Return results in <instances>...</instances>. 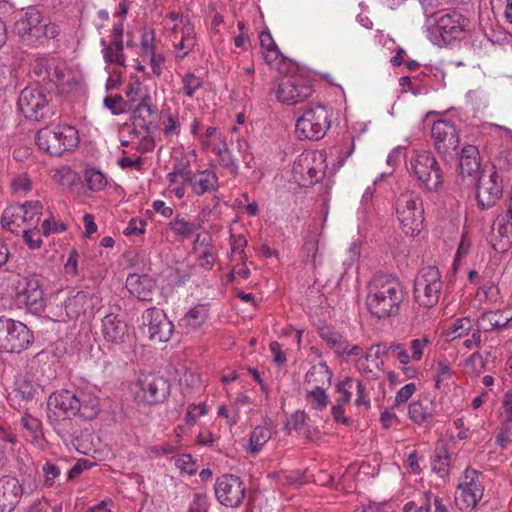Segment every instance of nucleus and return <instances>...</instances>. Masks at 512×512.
Here are the masks:
<instances>
[{"label":"nucleus","mask_w":512,"mask_h":512,"mask_svg":"<svg viewBox=\"0 0 512 512\" xmlns=\"http://www.w3.org/2000/svg\"><path fill=\"white\" fill-rule=\"evenodd\" d=\"M405 297L401 283L391 275H377L368 285L366 305L378 318L396 315Z\"/></svg>","instance_id":"obj_1"},{"label":"nucleus","mask_w":512,"mask_h":512,"mask_svg":"<svg viewBox=\"0 0 512 512\" xmlns=\"http://www.w3.org/2000/svg\"><path fill=\"white\" fill-rule=\"evenodd\" d=\"M38 147L54 156H60L73 150L78 144L77 130L68 125H51L38 130L36 134Z\"/></svg>","instance_id":"obj_2"},{"label":"nucleus","mask_w":512,"mask_h":512,"mask_svg":"<svg viewBox=\"0 0 512 512\" xmlns=\"http://www.w3.org/2000/svg\"><path fill=\"white\" fill-rule=\"evenodd\" d=\"M396 216L400 227L406 235L416 236L424 222L423 201L412 191L401 193L395 203Z\"/></svg>","instance_id":"obj_3"},{"label":"nucleus","mask_w":512,"mask_h":512,"mask_svg":"<svg viewBox=\"0 0 512 512\" xmlns=\"http://www.w3.org/2000/svg\"><path fill=\"white\" fill-rule=\"evenodd\" d=\"M465 18L457 12L433 15L426 19L425 27L430 41L442 46L454 39L461 38L464 33Z\"/></svg>","instance_id":"obj_4"},{"label":"nucleus","mask_w":512,"mask_h":512,"mask_svg":"<svg viewBox=\"0 0 512 512\" xmlns=\"http://www.w3.org/2000/svg\"><path fill=\"white\" fill-rule=\"evenodd\" d=\"M410 171L419 186L437 192L443 185V174L433 154L426 150H415L410 158Z\"/></svg>","instance_id":"obj_5"},{"label":"nucleus","mask_w":512,"mask_h":512,"mask_svg":"<svg viewBox=\"0 0 512 512\" xmlns=\"http://www.w3.org/2000/svg\"><path fill=\"white\" fill-rule=\"evenodd\" d=\"M331 126V113L323 105H310L297 119L295 131L300 139L317 141L326 135Z\"/></svg>","instance_id":"obj_6"},{"label":"nucleus","mask_w":512,"mask_h":512,"mask_svg":"<svg viewBox=\"0 0 512 512\" xmlns=\"http://www.w3.org/2000/svg\"><path fill=\"white\" fill-rule=\"evenodd\" d=\"M325 151H304L294 161L292 175L301 186H310L319 182L327 169Z\"/></svg>","instance_id":"obj_7"},{"label":"nucleus","mask_w":512,"mask_h":512,"mask_svg":"<svg viewBox=\"0 0 512 512\" xmlns=\"http://www.w3.org/2000/svg\"><path fill=\"white\" fill-rule=\"evenodd\" d=\"M484 475L481 471L467 467L459 478L455 491V505L460 511L473 510L484 494Z\"/></svg>","instance_id":"obj_8"},{"label":"nucleus","mask_w":512,"mask_h":512,"mask_svg":"<svg viewBox=\"0 0 512 512\" xmlns=\"http://www.w3.org/2000/svg\"><path fill=\"white\" fill-rule=\"evenodd\" d=\"M33 340V333L25 324L0 316V352L21 353Z\"/></svg>","instance_id":"obj_9"},{"label":"nucleus","mask_w":512,"mask_h":512,"mask_svg":"<svg viewBox=\"0 0 512 512\" xmlns=\"http://www.w3.org/2000/svg\"><path fill=\"white\" fill-rule=\"evenodd\" d=\"M442 288L439 270L433 266L424 267L414 280L415 300L420 306L431 308L439 302Z\"/></svg>","instance_id":"obj_10"},{"label":"nucleus","mask_w":512,"mask_h":512,"mask_svg":"<svg viewBox=\"0 0 512 512\" xmlns=\"http://www.w3.org/2000/svg\"><path fill=\"white\" fill-rule=\"evenodd\" d=\"M503 193L502 177L494 166H485L477 178L476 198L482 208L496 204Z\"/></svg>","instance_id":"obj_11"},{"label":"nucleus","mask_w":512,"mask_h":512,"mask_svg":"<svg viewBox=\"0 0 512 512\" xmlns=\"http://www.w3.org/2000/svg\"><path fill=\"white\" fill-rule=\"evenodd\" d=\"M274 91L279 102L295 105L309 98L313 88L301 75H289L278 80Z\"/></svg>","instance_id":"obj_12"},{"label":"nucleus","mask_w":512,"mask_h":512,"mask_svg":"<svg viewBox=\"0 0 512 512\" xmlns=\"http://www.w3.org/2000/svg\"><path fill=\"white\" fill-rule=\"evenodd\" d=\"M431 138L437 153L445 160L453 159L459 147V133L455 125L447 120H438L431 128Z\"/></svg>","instance_id":"obj_13"},{"label":"nucleus","mask_w":512,"mask_h":512,"mask_svg":"<svg viewBox=\"0 0 512 512\" xmlns=\"http://www.w3.org/2000/svg\"><path fill=\"white\" fill-rule=\"evenodd\" d=\"M49 101L41 88L30 86L21 91L18 108L26 118L39 121L50 114Z\"/></svg>","instance_id":"obj_14"},{"label":"nucleus","mask_w":512,"mask_h":512,"mask_svg":"<svg viewBox=\"0 0 512 512\" xmlns=\"http://www.w3.org/2000/svg\"><path fill=\"white\" fill-rule=\"evenodd\" d=\"M17 300L33 312L42 311L45 307L44 292L40 281L35 276H20L13 282Z\"/></svg>","instance_id":"obj_15"},{"label":"nucleus","mask_w":512,"mask_h":512,"mask_svg":"<svg viewBox=\"0 0 512 512\" xmlns=\"http://www.w3.org/2000/svg\"><path fill=\"white\" fill-rule=\"evenodd\" d=\"M136 387V400L147 405L161 403L169 394L168 382L163 377L154 374L141 375Z\"/></svg>","instance_id":"obj_16"},{"label":"nucleus","mask_w":512,"mask_h":512,"mask_svg":"<svg viewBox=\"0 0 512 512\" xmlns=\"http://www.w3.org/2000/svg\"><path fill=\"white\" fill-rule=\"evenodd\" d=\"M101 333L106 342L121 349L131 347L134 342L133 332L118 314L109 313L103 317Z\"/></svg>","instance_id":"obj_17"},{"label":"nucleus","mask_w":512,"mask_h":512,"mask_svg":"<svg viewBox=\"0 0 512 512\" xmlns=\"http://www.w3.org/2000/svg\"><path fill=\"white\" fill-rule=\"evenodd\" d=\"M246 487L242 480L235 475H222L215 483V495L220 504L236 508L244 500Z\"/></svg>","instance_id":"obj_18"},{"label":"nucleus","mask_w":512,"mask_h":512,"mask_svg":"<svg viewBox=\"0 0 512 512\" xmlns=\"http://www.w3.org/2000/svg\"><path fill=\"white\" fill-rule=\"evenodd\" d=\"M76 392L71 390H59L52 393L47 401L48 418L51 421H58L78 415L79 406Z\"/></svg>","instance_id":"obj_19"},{"label":"nucleus","mask_w":512,"mask_h":512,"mask_svg":"<svg viewBox=\"0 0 512 512\" xmlns=\"http://www.w3.org/2000/svg\"><path fill=\"white\" fill-rule=\"evenodd\" d=\"M143 318L147 329L146 333L150 340L161 343L170 339L174 331V325L162 310L149 308Z\"/></svg>","instance_id":"obj_20"},{"label":"nucleus","mask_w":512,"mask_h":512,"mask_svg":"<svg viewBox=\"0 0 512 512\" xmlns=\"http://www.w3.org/2000/svg\"><path fill=\"white\" fill-rule=\"evenodd\" d=\"M42 22V12L35 6H30L15 21L14 32L23 41L35 43L39 41V28Z\"/></svg>","instance_id":"obj_21"},{"label":"nucleus","mask_w":512,"mask_h":512,"mask_svg":"<svg viewBox=\"0 0 512 512\" xmlns=\"http://www.w3.org/2000/svg\"><path fill=\"white\" fill-rule=\"evenodd\" d=\"M39 69L53 68V76L49 82L53 83L61 93L71 92L79 84V76L68 68L67 63L63 60L42 61ZM44 70H40L43 73Z\"/></svg>","instance_id":"obj_22"},{"label":"nucleus","mask_w":512,"mask_h":512,"mask_svg":"<svg viewBox=\"0 0 512 512\" xmlns=\"http://www.w3.org/2000/svg\"><path fill=\"white\" fill-rule=\"evenodd\" d=\"M190 134L199 142L201 149L208 152L224 136L220 128L215 125H207L203 117H195L189 126Z\"/></svg>","instance_id":"obj_23"},{"label":"nucleus","mask_w":512,"mask_h":512,"mask_svg":"<svg viewBox=\"0 0 512 512\" xmlns=\"http://www.w3.org/2000/svg\"><path fill=\"white\" fill-rule=\"evenodd\" d=\"M110 38L109 41L101 39L100 42L104 61L117 66H125L123 28L121 24L112 27Z\"/></svg>","instance_id":"obj_24"},{"label":"nucleus","mask_w":512,"mask_h":512,"mask_svg":"<svg viewBox=\"0 0 512 512\" xmlns=\"http://www.w3.org/2000/svg\"><path fill=\"white\" fill-rule=\"evenodd\" d=\"M167 38L172 43L174 55L177 59H184L193 51L197 43L194 25H186L174 31H168Z\"/></svg>","instance_id":"obj_25"},{"label":"nucleus","mask_w":512,"mask_h":512,"mask_svg":"<svg viewBox=\"0 0 512 512\" xmlns=\"http://www.w3.org/2000/svg\"><path fill=\"white\" fill-rule=\"evenodd\" d=\"M188 186L196 196L212 194L219 190V178L213 169L192 172L189 168Z\"/></svg>","instance_id":"obj_26"},{"label":"nucleus","mask_w":512,"mask_h":512,"mask_svg":"<svg viewBox=\"0 0 512 512\" xmlns=\"http://www.w3.org/2000/svg\"><path fill=\"white\" fill-rule=\"evenodd\" d=\"M23 488L18 479L4 476L0 479V512H12L19 503Z\"/></svg>","instance_id":"obj_27"},{"label":"nucleus","mask_w":512,"mask_h":512,"mask_svg":"<svg viewBox=\"0 0 512 512\" xmlns=\"http://www.w3.org/2000/svg\"><path fill=\"white\" fill-rule=\"evenodd\" d=\"M95 299L89 291H77L69 296L63 303L66 316L69 319H77L81 315L92 312Z\"/></svg>","instance_id":"obj_28"},{"label":"nucleus","mask_w":512,"mask_h":512,"mask_svg":"<svg viewBox=\"0 0 512 512\" xmlns=\"http://www.w3.org/2000/svg\"><path fill=\"white\" fill-rule=\"evenodd\" d=\"M126 288L140 301H152L156 293V281L148 275L130 274L126 279Z\"/></svg>","instance_id":"obj_29"},{"label":"nucleus","mask_w":512,"mask_h":512,"mask_svg":"<svg viewBox=\"0 0 512 512\" xmlns=\"http://www.w3.org/2000/svg\"><path fill=\"white\" fill-rule=\"evenodd\" d=\"M460 174L464 177L477 179L481 173V160L478 148L474 145L464 146L459 159Z\"/></svg>","instance_id":"obj_30"},{"label":"nucleus","mask_w":512,"mask_h":512,"mask_svg":"<svg viewBox=\"0 0 512 512\" xmlns=\"http://www.w3.org/2000/svg\"><path fill=\"white\" fill-rule=\"evenodd\" d=\"M168 189L178 199H182L186 194V186L189 178V163H178L174 165L172 171L167 176Z\"/></svg>","instance_id":"obj_31"},{"label":"nucleus","mask_w":512,"mask_h":512,"mask_svg":"<svg viewBox=\"0 0 512 512\" xmlns=\"http://www.w3.org/2000/svg\"><path fill=\"white\" fill-rule=\"evenodd\" d=\"M476 325L480 332L505 329L512 325V315L505 316L504 312L500 310L486 311L478 317Z\"/></svg>","instance_id":"obj_32"},{"label":"nucleus","mask_w":512,"mask_h":512,"mask_svg":"<svg viewBox=\"0 0 512 512\" xmlns=\"http://www.w3.org/2000/svg\"><path fill=\"white\" fill-rule=\"evenodd\" d=\"M333 373L326 362L313 365L305 374L304 383L311 388H328L331 385Z\"/></svg>","instance_id":"obj_33"},{"label":"nucleus","mask_w":512,"mask_h":512,"mask_svg":"<svg viewBox=\"0 0 512 512\" xmlns=\"http://www.w3.org/2000/svg\"><path fill=\"white\" fill-rule=\"evenodd\" d=\"M201 227L202 223L200 221H191L181 214H177L168 223V229L181 241L190 239Z\"/></svg>","instance_id":"obj_34"},{"label":"nucleus","mask_w":512,"mask_h":512,"mask_svg":"<svg viewBox=\"0 0 512 512\" xmlns=\"http://www.w3.org/2000/svg\"><path fill=\"white\" fill-rule=\"evenodd\" d=\"M24 215L25 208L22 207V204L10 205L2 213V226L12 233H19L20 230L23 231L25 229Z\"/></svg>","instance_id":"obj_35"},{"label":"nucleus","mask_w":512,"mask_h":512,"mask_svg":"<svg viewBox=\"0 0 512 512\" xmlns=\"http://www.w3.org/2000/svg\"><path fill=\"white\" fill-rule=\"evenodd\" d=\"M272 432L266 426H256L250 433L248 444L245 446V451L255 457L258 455L271 439Z\"/></svg>","instance_id":"obj_36"},{"label":"nucleus","mask_w":512,"mask_h":512,"mask_svg":"<svg viewBox=\"0 0 512 512\" xmlns=\"http://www.w3.org/2000/svg\"><path fill=\"white\" fill-rule=\"evenodd\" d=\"M77 402L79 406L78 415L86 419H92L96 417L100 411V402L98 397L94 394L80 391L76 393Z\"/></svg>","instance_id":"obj_37"},{"label":"nucleus","mask_w":512,"mask_h":512,"mask_svg":"<svg viewBox=\"0 0 512 512\" xmlns=\"http://www.w3.org/2000/svg\"><path fill=\"white\" fill-rule=\"evenodd\" d=\"M308 416L303 411H296L293 414L290 415L288 418L285 429L291 433L292 431L296 432L298 435L303 436L304 438L308 440L313 439V432L311 428L309 427L308 423Z\"/></svg>","instance_id":"obj_38"},{"label":"nucleus","mask_w":512,"mask_h":512,"mask_svg":"<svg viewBox=\"0 0 512 512\" xmlns=\"http://www.w3.org/2000/svg\"><path fill=\"white\" fill-rule=\"evenodd\" d=\"M503 221L504 223L498 224L497 229L493 228L491 236L492 246L498 252H505L511 245L512 225L506 220Z\"/></svg>","instance_id":"obj_39"},{"label":"nucleus","mask_w":512,"mask_h":512,"mask_svg":"<svg viewBox=\"0 0 512 512\" xmlns=\"http://www.w3.org/2000/svg\"><path fill=\"white\" fill-rule=\"evenodd\" d=\"M208 310L204 305H197L187 311L180 319V326L188 331L199 328L207 319Z\"/></svg>","instance_id":"obj_40"},{"label":"nucleus","mask_w":512,"mask_h":512,"mask_svg":"<svg viewBox=\"0 0 512 512\" xmlns=\"http://www.w3.org/2000/svg\"><path fill=\"white\" fill-rule=\"evenodd\" d=\"M160 124L165 139L178 137L181 133V122L177 114H173L169 109L161 110Z\"/></svg>","instance_id":"obj_41"},{"label":"nucleus","mask_w":512,"mask_h":512,"mask_svg":"<svg viewBox=\"0 0 512 512\" xmlns=\"http://www.w3.org/2000/svg\"><path fill=\"white\" fill-rule=\"evenodd\" d=\"M210 151H212L218 156L219 162L223 167L229 169L233 173L237 172V161L234 158L230 149L228 148L225 137L218 141Z\"/></svg>","instance_id":"obj_42"},{"label":"nucleus","mask_w":512,"mask_h":512,"mask_svg":"<svg viewBox=\"0 0 512 512\" xmlns=\"http://www.w3.org/2000/svg\"><path fill=\"white\" fill-rule=\"evenodd\" d=\"M181 92L187 98L194 99L197 97L199 91L203 89L204 80L194 73L188 72L181 78Z\"/></svg>","instance_id":"obj_43"},{"label":"nucleus","mask_w":512,"mask_h":512,"mask_svg":"<svg viewBox=\"0 0 512 512\" xmlns=\"http://www.w3.org/2000/svg\"><path fill=\"white\" fill-rule=\"evenodd\" d=\"M408 417L415 424L423 425L432 418V411L427 404L417 400L409 404Z\"/></svg>","instance_id":"obj_44"},{"label":"nucleus","mask_w":512,"mask_h":512,"mask_svg":"<svg viewBox=\"0 0 512 512\" xmlns=\"http://www.w3.org/2000/svg\"><path fill=\"white\" fill-rule=\"evenodd\" d=\"M25 208V215L23 217L25 229L37 228L42 214V204L40 201H27L22 204Z\"/></svg>","instance_id":"obj_45"},{"label":"nucleus","mask_w":512,"mask_h":512,"mask_svg":"<svg viewBox=\"0 0 512 512\" xmlns=\"http://www.w3.org/2000/svg\"><path fill=\"white\" fill-rule=\"evenodd\" d=\"M472 327V321L469 317L458 318L446 330V339L453 341L457 338L468 335V333L472 330Z\"/></svg>","instance_id":"obj_46"},{"label":"nucleus","mask_w":512,"mask_h":512,"mask_svg":"<svg viewBox=\"0 0 512 512\" xmlns=\"http://www.w3.org/2000/svg\"><path fill=\"white\" fill-rule=\"evenodd\" d=\"M320 336L338 355H342L345 349H347V341L340 334L329 328L322 329Z\"/></svg>","instance_id":"obj_47"},{"label":"nucleus","mask_w":512,"mask_h":512,"mask_svg":"<svg viewBox=\"0 0 512 512\" xmlns=\"http://www.w3.org/2000/svg\"><path fill=\"white\" fill-rule=\"evenodd\" d=\"M229 244L230 257L234 259L235 256H238V260L244 264L247 260L245 248L248 244V241L246 237L244 235H235L230 231Z\"/></svg>","instance_id":"obj_48"},{"label":"nucleus","mask_w":512,"mask_h":512,"mask_svg":"<svg viewBox=\"0 0 512 512\" xmlns=\"http://www.w3.org/2000/svg\"><path fill=\"white\" fill-rule=\"evenodd\" d=\"M326 388H310L307 389L306 401L315 410H324L328 404V395Z\"/></svg>","instance_id":"obj_49"},{"label":"nucleus","mask_w":512,"mask_h":512,"mask_svg":"<svg viewBox=\"0 0 512 512\" xmlns=\"http://www.w3.org/2000/svg\"><path fill=\"white\" fill-rule=\"evenodd\" d=\"M431 345V340L427 335L414 338L409 342L410 357L413 362H420L424 356L425 350Z\"/></svg>","instance_id":"obj_50"},{"label":"nucleus","mask_w":512,"mask_h":512,"mask_svg":"<svg viewBox=\"0 0 512 512\" xmlns=\"http://www.w3.org/2000/svg\"><path fill=\"white\" fill-rule=\"evenodd\" d=\"M84 178L88 188L94 192L102 191L107 185L105 175L94 168L86 169Z\"/></svg>","instance_id":"obj_51"},{"label":"nucleus","mask_w":512,"mask_h":512,"mask_svg":"<svg viewBox=\"0 0 512 512\" xmlns=\"http://www.w3.org/2000/svg\"><path fill=\"white\" fill-rule=\"evenodd\" d=\"M125 95L133 104L143 101V99H147L150 96L146 86L137 79L128 84Z\"/></svg>","instance_id":"obj_52"},{"label":"nucleus","mask_w":512,"mask_h":512,"mask_svg":"<svg viewBox=\"0 0 512 512\" xmlns=\"http://www.w3.org/2000/svg\"><path fill=\"white\" fill-rule=\"evenodd\" d=\"M193 254L199 266L205 270H211L217 260L215 246L196 251Z\"/></svg>","instance_id":"obj_53"},{"label":"nucleus","mask_w":512,"mask_h":512,"mask_svg":"<svg viewBox=\"0 0 512 512\" xmlns=\"http://www.w3.org/2000/svg\"><path fill=\"white\" fill-rule=\"evenodd\" d=\"M355 381L352 378H345L338 382L335 386V391L338 394L335 402L340 404H348L351 401V390L354 388Z\"/></svg>","instance_id":"obj_54"},{"label":"nucleus","mask_w":512,"mask_h":512,"mask_svg":"<svg viewBox=\"0 0 512 512\" xmlns=\"http://www.w3.org/2000/svg\"><path fill=\"white\" fill-rule=\"evenodd\" d=\"M432 497L433 494L431 492H426L418 500L408 501L402 510L403 512H430Z\"/></svg>","instance_id":"obj_55"},{"label":"nucleus","mask_w":512,"mask_h":512,"mask_svg":"<svg viewBox=\"0 0 512 512\" xmlns=\"http://www.w3.org/2000/svg\"><path fill=\"white\" fill-rule=\"evenodd\" d=\"M318 251H319V241L316 235H311L306 238L305 243L303 245V253L305 257V261H311L314 265H316L318 261Z\"/></svg>","instance_id":"obj_56"},{"label":"nucleus","mask_w":512,"mask_h":512,"mask_svg":"<svg viewBox=\"0 0 512 512\" xmlns=\"http://www.w3.org/2000/svg\"><path fill=\"white\" fill-rule=\"evenodd\" d=\"M134 114L136 117L142 118L144 121L149 120L156 113V106L152 105L151 97L139 101L134 104Z\"/></svg>","instance_id":"obj_57"},{"label":"nucleus","mask_w":512,"mask_h":512,"mask_svg":"<svg viewBox=\"0 0 512 512\" xmlns=\"http://www.w3.org/2000/svg\"><path fill=\"white\" fill-rule=\"evenodd\" d=\"M50 60H60V58H57V57H48V56H43V57H37L35 60H34V63L32 64V72L33 74L41 81H50V79L52 78L53 76V72H54V69L53 68H48V66L45 68L46 69H43V73L40 72V69H39V64L42 62V61H50Z\"/></svg>","instance_id":"obj_58"},{"label":"nucleus","mask_w":512,"mask_h":512,"mask_svg":"<svg viewBox=\"0 0 512 512\" xmlns=\"http://www.w3.org/2000/svg\"><path fill=\"white\" fill-rule=\"evenodd\" d=\"M140 45L142 56L153 54L156 51L155 33L153 30L144 29L142 31Z\"/></svg>","instance_id":"obj_59"},{"label":"nucleus","mask_w":512,"mask_h":512,"mask_svg":"<svg viewBox=\"0 0 512 512\" xmlns=\"http://www.w3.org/2000/svg\"><path fill=\"white\" fill-rule=\"evenodd\" d=\"M415 392L416 385L414 383H408L401 387L395 395L393 408H399L406 404Z\"/></svg>","instance_id":"obj_60"},{"label":"nucleus","mask_w":512,"mask_h":512,"mask_svg":"<svg viewBox=\"0 0 512 512\" xmlns=\"http://www.w3.org/2000/svg\"><path fill=\"white\" fill-rule=\"evenodd\" d=\"M209 500L205 492H195L189 504L188 512H208Z\"/></svg>","instance_id":"obj_61"},{"label":"nucleus","mask_w":512,"mask_h":512,"mask_svg":"<svg viewBox=\"0 0 512 512\" xmlns=\"http://www.w3.org/2000/svg\"><path fill=\"white\" fill-rule=\"evenodd\" d=\"M42 471L46 487H52L61 474V469L52 462H46L42 467Z\"/></svg>","instance_id":"obj_62"},{"label":"nucleus","mask_w":512,"mask_h":512,"mask_svg":"<svg viewBox=\"0 0 512 512\" xmlns=\"http://www.w3.org/2000/svg\"><path fill=\"white\" fill-rule=\"evenodd\" d=\"M208 413L207 407L205 403L200 404H190L187 407V413H186V423L188 425H194L197 421V419L201 416H204Z\"/></svg>","instance_id":"obj_63"},{"label":"nucleus","mask_w":512,"mask_h":512,"mask_svg":"<svg viewBox=\"0 0 512 512\" xmlns=\"http://www.w3.org/2000/svg\"><path fill=\"white\" fill-rule=\"evenodd\" d=\"M387 350L393 358L399 361L401 365H406L413 362L408 350L401 344L391 345Z\"/></svg>","instance_id":"obj_64"}]
</instances>
